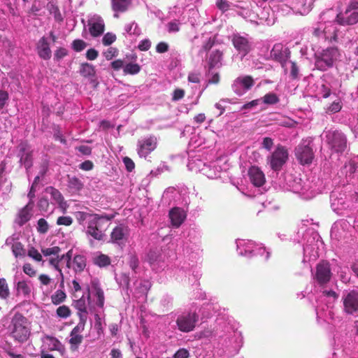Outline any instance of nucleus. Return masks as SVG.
I'll list each match as a JSON object with an SVG mask.
<instances>
[{
	"instance_id": "nucleus-1",
	"label": "nucleus",
	"mask_w": 358,
	"mask_h": 358,
	"mask_svg": "<svg viewBox=\"0 0 358 358\" xmlns=\"http://www.w3.org/2000/svg\"><path fill=\"white\" fill-rule=\"evenodd\" d=\"M87 301L89 304V310L94 313L96 324L100 325L101 320L99 313L103 310L105 303V296L103 290L98 279L92 278L87 285Z\"/></svg>"
},
{
	"instance_id": "nucleus-2",
	"label": "nucleus",
	"mask_w": 358,
	"mask_h": 358,
	"mask_svg": "<svg viewBox=\"0 0 358 358\" xmlns=\"http://www.w3.org/2000/svg\"><path fill=\"white\" fill-rule=\"evenodd\" d=\"M113 217L94 214L87 219L86 234L94 239L101 241L105 236V231L109 226V221Z\"/></svg>"
},
{
	"instance_id": "nucleus-3",
	"label": "nucleus",
	"mask_w": 358,
	"mask_h": 358,
	"mask_svg": "<svg viewBox=\"0 0 358 358\" xmlns=\"http://www.w3.org/2000/svg\"><path fill=\"white\" fill-rule=\"evenodd\" d=\"M340 52L336 48H328L315 53V66L320 71H326L333 66L339 59Z\"/></svg>"
},
{
	"instance_id": "nucleus-4",
	"label": "nucleus",
	"mask_w": 358,
	"mask_h": 358,
	"mask_svg": "<svg viewBox=\"0 0 358 358\" xmlns=\"http://www.w3.org/2000/svg\"><path fill=\"white\" fill-rule=\"evenodd\" d=\"M13 338L20 342H25L29 337L30 329L28 327L27 319L20 314H15L10 326Z\"/></svg>"
},
{
	"instance_id": "nucleus-5",
	"label": "nucleus",
	"mask_w": 358,
	"mask_h": 358,
	"mask_svg": "<svg viewBox=\"0 0 358 358\" xmlns=\"http://www.w3.org/2000/svg\"><path fill=\"white\" fill-rule=\"evenodd\" d=\"M236 243L238 253L241 256L251 257L265 254L264 259L267 260L269 258V252L261 245H257L252 241L238 239Z\"/></svg>"
},
{
	"instance_id": "nucleus-6",
	"label": "nucleus",
	"mask_w": 358,
	"mask_h": 358,
	"mask_svg": "<svg viewBox=\"0 0 358 358\" xmlns=\"http://www.w3.org/2000/svg\"><path fill=\"white\" fill-rule=\"evenodd\" d=\"M312 143V139L308 138L302 140L295 149V156L302 165L310 164L314 159Z\"/></svg>"
},
{
	"instance_id": "nucleus-7",
	"label": "nucleus",
	"mask_w": 358,
	"mask_h": 358,
	"mask_svg": "<svg viewBox=\"0 0 358 358\" xmlns=\"http://www.w3.org/2000/svg\"><path fill=\"white\" fill-rule=\"evenodd\" d=\"M199 319L195 312H183L178 315L176 319L178 329L182 332L193 331Z\"/></svg>"
},
{
	"instance_id": "nucleus-8",
	"label": "nucleus",
	"mask_w": 358,
	"mask_h": 358,
	"mask_svg": "<svg viewBox=\"0 0 358 358\" xmlns=\"http://www.w3.org/2000/svg\"><path fill=\"white\" fill-rule=\"evenodd\" d=\"M290 187L293 192L301 194L305 199H312L318 193L313 187L310 182L303 181L301 178L295 179Z\"/></svg>"
},
{
	"instance_id": "nucleus-9",
	"label": "nucleus",
	"mask_w": 358,
	"mask_h": 358,
	"mask_svg": "<svg viewBox=\"0 0 358 358\" xmlns=\"http://www.w3.org/2000/svg\"><path fill=\"white\" fill-rule=\"evenodd\" d=\"M331 276L332 273L329 262L322 261L317 264L313 273V279L320 286L326 285L330 281Z\"/></svg>"
},
{
	"instance_id": "nucleus-10",
	"label": "nucleus",
	"mask_w": 358,
	"mask_h": 358,
	"mask_svg": "<svg viewBox=\"0 0 358 358\" xmlns=\"http://www.w3.org/2000/svg\"><path fill=\"white\" fill-rule=\"evenodd\" d=\"M219 345L227 356H234L238 353L242 346V338L240 334H237V337L234 335L232 336L225 338L219 343Z\"/></svg>"
},
{
	"instance_id": "nucleus-11",
	"label": "nucleus",
	"mask_w": 358,
	"mask_h": 358,
	"mask_svg": "<svg viewBox=\"0 0 358 358\" xmlns=\"http://www.w3.org/2000/svg\"><path fill=\"white\" fill-rule=\"evenodd\" d=\"M190 169L200 171L202 174L208 177V178H216L220 176V169L215 166L214 163L206 164L203 163L199 159L194 160L192 162L189 164Z\"/></svg>"
},
{
	"instance_id": "nucleus-12",
	"label": "nucleus",
	"mask_w": 358,
	"mask_h": 358,
	"mask_svg": "<svg viewBox=\"0 0 358 358\" xmlns=\"http://www.w3.org/2000/svg\"><path fill=\"white\" fill-rule=\"evenodd\" d=\"M157 146V139L154 136H150L139 139L137 143L136 151L141 158H146Z\"/></svg>"
},
{
	"instance_id": "nucleus-13",
	"label": "nucleus",
	"mask_w": 358,
	"mask_h": 358,
	"mask_svg": "<svg viewBox=\"0 0 358 358\" xmlns=\"http://www.w3.org/2000/svg\"><path fill=\"white\" fill-rule=\"evenodd\" d=\"M327 143L336 152H343L346 148V138L344 134L338 131L326 132Z\"/></svg>"
},
{
	"instance_id": "nucleus-14",
	"label": "nucleus",
	"mask_w": 358,
	"mask_h": 358,
	"mask_svg": "<svg viewBox=\"0 0 358 358\" xmlns=\"http://www.w3.org/2000/svg\"><path fill=\"white\" fill-rule=\"evenodd\" d=\"M254 85L255 80L252 76H241L234 80L231 88L236 94L241 96L250 90Z\"/></svg>"
},
{
	"instance_id": "nucleus-15",
	"label": "nucleus",
	"mask_w": 358,
	"mask_h": 358,
	"mask_svg": "<svg viewBox=\"0 0 358 358\" xmlns=\"http://www.w3.org/2000/svg\"><path fill=\"white\" fill-rule=\"evenodd\" d=\"M331 207L337 214L341 215L351 208L346 196L343 193L332 192L330 196Z\"/></svg>"
},
{
	"instance_id": "nucleus-16",
	"label": "nucleus",
	"mask_w": 358,
	"mask_h": 358,
	"mask_svg": "<svg viewBox=\"0 0 358 358\" xmlns=\"http://www.w3.org/2000/svg\"><path fill=\"white\" fill-rule=\"evenodd\" d=\"M72 250H69L65 255H62V259L66 262V266L72 268L76 273H80L86 267V258L81 255H76L71 260Z\"/></svg>"
},
{
	"instance_id": "nucleus-17",
	"label": "nucleus",
	"mask_w": 358,
	"mask_h": 358,
	"mask_svg": "<svg viewBox=\"0 0 358 358\" xmlns=\"http://www.w3.org/2000/svg\"><path fill=\"white\" fill-rule=\"evenodd\" d=\"M288 158L287 150L278 146L269 157L271 167L274 171H278L286 162Z\"/></svg>"
},
{
	"instance_id": "nucleus-18",
	"label": "nucleus",
	"mask_w": 358,
	"mask_h": 358,
	"mask_svg": "<svg viewBox=\"0 0 358 358\" xmlns=\"http://www.w3.org/2000/svg\"><path fill=\"white\" fill-rule=\"evenodd\" d=\"M42 346L41 350L45 351H57L61 355L65 352L64 345L56 337L49 335H44L41 338Z\"/></svg>"
},
{
	"instance_id": "nucleus-19",
	"label": "nucleus",
	"mask_w": 358,
	"mask_h": 358,
	"mask_svg": "<svg viewBox=\"0 0 358 358\" xmlns=\"http://www.w3.org/2000/svg\"><path fill=\"white\" fill-rule=\"evenodd\" d=\"M344 311L348 314L358 313V292L352 290L343 296Z\"/></svg>"
},
{
	"instance_id": "nucleus-20",
	"label": "nucleus",
	"mask_w": 358,
	"mask_h": 358,
	"mask_svg": "<svg viewBox=\"0 0 358 358\" xmlns=\"http://www.w3.org/2000/svg\"><path fill=\"white\" fill-rule=\"evenodd\" d=\"M232 43L234 48L243 57L248 55L252 50V43L246 36H242L240 34L233 36Z\"/></svg>"
},
{
	"instance_id": "nucleus-21",
	"label": "nucleus",
	"mask_w": 358,
	"mask_h": 358,
	"mask_svg": "<svg viewBox=\"0 0 358 358\" xmlns=\"http://www.w3.org/2000/svg\"><path fill=\"white\" fill-rule=\"evenodd\" d=\"M88 27L90 33L93 37L99 36L105 29L104 21L101 16L92 15L88 19Z\"/></svg>"
},
{
	"instance_id": "nucleus-22",
	"label": "nucleus",
	"mask_w": 358,
	"mask_h": 358,
	"mask_svg": "<svg viewBox=\"0 0 358 358\" xmlns=\"http://www.w3.org/2000/svg\"><path fill=\"white\" fill-rule=\"evenodd\" d=\"M317 240L315 241V237H313V243L307 244L303 248L304 258L303 261L311 262L315 261L319 257V245L322 244V241L319 240L317 234H315Z\"/></svg>"
},
{
	"instance_id": "nucleus-23",
	"label": "nucleus",
	"mask_w": 358,
	"mask_h": 358,
	"mask_svg": "<svg viewBox=\"0 0 358 358\" xmlns=\"http://www.w3.org/2000/svg\"><path fill=\"white\" fill-rule=\"evenodd\" d=\"M60 248L57 246L42 249V253L45 257H51L49 259L50 265L62 274V269L59 267V262L64 259L59 256Z\"/></svg>"
},
{
	"instance_id": "nucleus-24",
	"label": "nucleus",
	"mask_w": 358,
	"mask_h": 358,
	"mask_svg": "<svg viewBox=\"0 0 358 358\" xmlns=\"http://www.w3.org/2000/svg\"><path fill=\"white\" fill-rule=\"evenodd\" d=\"M248 174L250 182L256 187L262 186L266 181L263 171L257 166H251Z\"/></svg>"
},
{
	"instance_id": "nucleus-25",
	"label": "nucleus",
	"mask_w": 358,
	"mask_h": 358,
	"mask_svg": "<svg viewBox=\"0 0 358 358\" xmlns=\"http://www.w3.org/2000/svg\"><path fill=\"white\" fill-rule=\"evenodd\" d=\"M187 217V214L184 210L180 208H173L169 211V218L172 226L178 228L184 222Z\"/></svg>"
},
{
	"instance_id": "nucleus-26",
	"label": "nucleus",
	"mask_w": 358,
	"mask_h": 358,
	"mask_svg": "<svg viewBox=\"0 0 358 358\" xmlns=\"http://www.w3.org/2000/svg\"><path fill=\"white\" fill-rule=\"evenodd\" d=\"M336 22L341 25H352L358 22V13L357 11H350L348 14L340 12L337 14Z\"/></svg>"
},
{
	"instance_id": "nucleus-27",
	"label": "nucleus",
	"mask_w": 358,
	"mask_h": 358,
	"mask_svg": "<svg viewBox=\"0 0 358 358\" xmlns=\"http://www.w3.org/2000/svg\"><path fill=\"white\" fill-rule=\"evenodd\" d=\"M289 52L282 44H275L271 51V57L278 62H285L288 58Z\"/></svg>"
},
{
	"instance_id": "nucleus-28",
	"label": "nucleus",
	"mask_w": 358,
	"mask_h": 358,
	"mask_svg": "<svg viewBox=\"0 0 358 358\" xmlns=\"http://www.w3.org/2000/svg\"><path fill=\"white\" fill-rule=\"evenodd\" d=\"M85 322H78V324L71 331L69 343L71 345L77 347L82 343L83 337L81 333L85 329Z\"/></svg>"
},
{
	"instance_id": "nucleus-29",
	"label": "nucleus",
	"mask_w": 358,
	"mask_h": 358,
	"mask_svg": "<svg viewBox=\"0 0 358 358\" xmlns=\"http://www.w3.org/2000/svg\"><path fill=\"white\" fill-rule=\"evenodd\" d=\"M19 148L21 152L20 162L28 169L32 165V151L29 146L25 143H20Z\"/></svg>"
},
{
	"instance_id": "nucleus-30",
	"label": "nucleus",
	"mask_w": 358,
	"mask_h": 358,
	"mask_svg": "<svg viewBox=\"0 0 358 358\" xmlns=\"http://www.w3.org/2000/svg\"><path fill=\"white\" fill-rule=\"evenodd\" d=\"M37 53L38 56L45 60L50 59L52 56L50 44L45 37L40 38L36 45Z\"/></svg>"
},
{
	"instance_id": "nucleus-31",
	"label": "nucleus",
	"mask_w": 358,
	"mask_h": 358,
	"mask_svg": "<svg viewBox=\"0 0 358 358\" xmlns=\"http://www.w3.org/2000/svg\"><path fill=\"white\" fill-rule=\"evenodd\" d=\"M47 193L51 195L52 199L59 206L63 213H65L69 205L64 200V197L62 194L56 189L52 187H49L46 189Z\"/></svg>"
},
{
	"instance_id": "nucleus-32",
	"label": "nucleus",
	"mask_w": 358,
	"mask_h": 358,
	"mask_svg": "<svg viewBox=\"0 0 358 358\" xmlns=\"http://www.w3.org/2000/svg\"><path fill=\"white\" fill-rule=\"evenodd\" d=\"M73 306L78 311L79 322L86 323L89 310L84 296L74 301Z\"/></svg>"
},
{
	"instance_id": "nucleus-33",
	"label": "nucleus",
	"mask_w": 358,
	"mask_h": 358,
	"mask_svg": "<svg viewBox=\"0 0 358 358\" xmlns=\"http://www.w3.org/2000/svg\"><path fill=\"white\" fill-rule=\"evenodd\" d=\"M132 0H111L112 10L114 17H119L120 13L126 12L131 6Z\"/></svg>"
},
{
	"instance_id": "nucleus-34",
	"label": "nucleus",
	"mask_w": 358,
	"mask_h": 358,
	"mask_svg": "<svg viewBox=\"0 0 358 358\" xmlns=\"http://www.w3.org/2000/svg\"><path fill=\"white\" fill-rule=\"evenodd\" d=\"M32 290V285L30 281L20 280L17 284V292L18 295H22L25 298L30 296Z\"/></svg>"
},
{
	"instance_id": "nucleus-35",
	"label": "nucleus",
	"mask_w": 358,
	"mask_h": 358,
	"mask_svg": "<svg viewBox=\"0 0 358 358\" xmlns=\"http://www.w3.org/2000/svg\"><path fill=\"white\" fill-rule=\"evenodd\" d=\"M32 206L31 203H29L25 207H24L19 213L18 217L16 220L17 223L22 226L29 221L31 217Z\"/></svg>"
},
{
	"instance_id": "nucleus-36",
	"label": "nucleus",
	"mask_w": 358,
	"mask_h": 358,
	"mask_svg": "<svg viewBox=\"0 0 358 358\" xmlns=\"http://www.w3.org/2000/svg\"><path fill=\"white\" fill-rule=\"evenodd\" d=\"M315 96L318 99L327 98L330 95L331 89L328 83L321 81L317 83Z\"/></svg>"
},
{
	"instance_id": "nucleus-37",
	"label": "nucleus",
	"mask_w": 358,
	"mask_h": 358,
	"mask_svg": "<svg viewBox=\"0 0 358 358\" xmlns=\"http://www.w3.org/2000/svg\"><path fill=\"white\" fill-rule=\"evenodd\" d=\"M127 234V229L122 226H117L113 229L110 234L111 241L113 243L120 244Z\"/></svg>"
},
{
	"instance_id": "nucleus-38",
	"label": "nucleus",
	"mask_w": 358,
	"mask_h": 358,
	"mask_svg": "<svg viewBox=\"0 0 358 358\" xmlns=\"http://www.w3.org/2000/svg\"><path fill=\"white\" fill-rule=\"evenodd\" d=\"M80 73L84 77L93 78L95 76V69L93 65L85 63L81 65Z\"/></svg>"
},
{
	"instance_id": "nucleus-39",
	"label": "nucleus",
	"mask_w": 358,
	"mask_h": 358,
	"mask_svg": "<svg viewBox=\"0 0 358 358\" xmlns=\"http://www.w3.org/2000/svg\"><path fill=\"white\" fill-rule=\"evenodd\" d=\"M124 31L129 35L139 36L141 34V29L135 22L125 24Z\"/></svg>"
},
{
	"instance_id": "nucleus-40",
	"label": "nucleus",
	"mask_w": 358,
	"mask_h": 358,
	"mask_svg": "<svg viewBox=\"0 0 358 358\" xmlns=\"http://www.w3.org/2000/svg\"><path fill=\"white\" fill-rule=\"evenodd\" d=\"M94 263L100 267H103L109 265L110 259L107 255L99 254L94 258Z\"/></svg>"
},
{
	"instance_id": "nucleus-41",
	"label": "nucleus",
	"mask_w": 358,
	"mask_h": 358,
	"mask_svg": "<svg viewBox=\"0 0 358 358\" xmlns=\"http://www.w3.org/2000/svg\"><path fill=\"white\" fill-rule=\"evenodd\" d=\"M222 52L220 50H214L211 52L209 58V65L210 67L216 66L221 61Z\"/></svg>"
},
{
	"instance_id": "nucleus-42",
	"label": "nucleus",
	"mask_w": 358,
	"mask_h": 358,
	"mask_svg": "<svg viewBox=\"0 0 358 358\" xmlns=\"http://www.w3.org/2000/svg\"><path fill=\"white\" fill-rule=\"evenodd\" d=\"M141 70V66L138 64L129 63L124 66V73L125 75H135Z\"/></svg>"
},
{
	"instance_id": "nucleus-43",
	"label": "nucleus",
	"mask_w": 358,
	"mask_h": 358,
	"mask_svg": "<svg viewBox=\"0 0 358 358\" xmlns=\"http://www.w3.org/2000/svg\"><path fill=\"white\" fill-rule=\"evenodd\" d=\"M261 99L262 103L268 105L275 104L279 101V98L277 94L273 92L265 94Z\"/></svg>"
},
{
	"instance_id": "nucleus-44",
	"label": "nucleus",
	"mask_w": 358,
	"mask_h": 358,
	"mask_svg": "<svg viewBox=\"0 0 358 358\" xmlns=\"http://www.w3.org/2000/svg\"><path fill=\"white\" fill-rule=\"evenodd\" d=\"M66 296L64 292L62 290L58 289L51 296V300L53 304L58 305L62 303Z\"/></svg>"
},
{
	"instance_id": "nucleus-45",
	"label": "nucleus",
	"mask_w": 358,
	"mask_h": 358,
	"mask_svg": "<svg viewBox=\"0 0 358 358\" xmlns=\"http://www.w3.org/2000/svg\"><path fill=\"white\" fill-rule=\"evenodd\" d=\"M56 314L59 317L66 319L71 315V311L69 306L63 305L57 308Z\"/></svg>"
},
{
	"instance_id": "nucleus-46",
	"label": "nucleus",
	"mask_w": 358,
	"mask_h": 358,
	"mask_svg": "<svg viewBox=\"0 0 358 358\" xmlns=\"http://www.w3.org/2000/svg\"><path fill=\"white\" fill-rule=\"evenodd\" d=\"M313 8V3L309 1L308 3L304 2L301 6L296 7L297 13L301 15H306L308 14Z\"/></svg>"
},
{
	"instance_id": "nucleus-47",
	"label": "nucleus",
	"mask_w": 358,
	"mask_h": 358,
	"mask_svg": "<svg viewBox=\"0 0 358 358\" xmlns=\"http://www.w3.org/2000/svg\"><path fill=\"white\" fill-rule=\"evenodd\" d=\"M342 108V103L340 99H336L330 104L327 108V112L331 113H336L339 112Z\"/></svg>"
},
{
	"instance_id": "nucleus-48",
	"label": "nucleus",
	"mask_w": 358,
	"mask_h": 358,
	"mask_svg": "<svg viewBox=\"0 0 358 358\" xmlns=\"http://www.w3.org/2000/svg\"><path fill=\"white\" fill-rule=\"evenodd\" d=\"M48 229L49 225L48 222L43 218L39 219L37 222V231L41 234H45Z\"/></svg>"
},
{
	"instance_id": "nucleus-49",
	"label": "nucleus",
	"mask_w": 358,
	"mask_h": 358,
	"mask_svg": "<svg viewBox=\"0 0 358 358\" xmlns=\"http://www.w3.org/2000/svg\"><path fill=\"white\" fill-rule=\"evenodd\" d=\"M9 291L5 279H0V297L5 299L8 296Z\"/></svg>"
},
{
	"instance_id": "nucleus-50",
	"label": "nucleus",
	"mask_w": 358,
	"mask_h": 358,
	"mask_svg": "<svg viewBox=\"0 0 358 358\" xmlns=\"http://www.w3.org/2000/svg\"><path fill=\"white\" fill-rule=\"evenodd\" d=\"M285 64L286 66L289 67L290 69V75L293 78H297L299 75V69L296 66V63L292 62V61H286L285 62Z\"/></svg>"
},
{
	"instance_id": "nucleus-51",
	"label": "nucleus",
	"mask_w": 358,
	"mask_h": 358,
	"mask_svg": "<svg viewBox=\"0 0 358 358\" xmlns=\"http://www.w3.org/2000/svg\"><path fill=\"white\" fill-rule=\"evenodd\" d=\"M38 281L40 282V288L43 289V287L49 286L52 282V278L46 274H41L38 276Z\"/></svg>"
},
{
	"instance_id": "nucleus-52",
	"label": "nucleus",
	"mask_w": 358,
	"mask_h": 358,
	"mask_svg": "<svg viewBox=\"0 0 358 358\" xmlns=\"http://www.w3.org/2000/svg\"><path fill=\"white\" fill-rule=\"evenodd\" d=\"M12 251L16 257L24 255V250L23 249L22 245L19 242H16L12 245Z\"/></svg>"
},
{
	"instance_id": "nucleus-53",
	"label": "nucleus",
	"mask_w": 358,
	"mask_h": 358,
	"mask_svg": "<svg viewBox=\"0 0 358 358\" xmlns=\"http://www.w3.org/2000/svg\"><path fill=\"white\" fill-rule=\"evenodd\" d=\"M87 46V43L80 39L74 40L72 43V47L76 52H80L84 50Z\"/></svg>"
},
{
	"instance_id": "nucleus-54",
	"label": "nucleus",
	"mask_w": 358,
	"mask_h": 358,
	"mask_svg": "<svg viewBox=\"0 0 358 358\" xmlns=\"http://www.w3.org/2000/svg\"><path fill=\"white\" fill-rule=\"evenodd\" d=\"M115 40L116 36L113 33L108 32L103 36L102 43L104 45H110L115 42Z\"/></svg>"
},
{
	"instance_id": "nucleus-55",
	"label": "nucleus",
	"mask_w": 358,
	"mask_h": 358,
	"mask_svg": "<svg viewBox=\"0 0 358 358\" xmlns=\"http://www.w3.org/2000/svg\"><path fill=\"white\" fill-rule=\"evenodd\" d=\"M180 23L178 20H173L169 22L166 27L169 33L178 32L180 30Z\"/></svg>"
},
{
	"instance_id": "nucleus-56",
	"label": "nucleus",
	"mask_w": 358,
	"mask_h": 358,
	"mask_svg": "<svg viewBox=\"0 0 358 358\" xmlns=\"http://www.w3.org/2000/svg\"><path fill=\"white\" fill-rule=\"evenodd\" d=\"M73 223V219L70 216H60L57 220V225L70 226Z\"/></svg>"
},
{
	"instance_id": "nucleus-57",
	"label": "nucleus",
	"mask_w": 358,
	"mask_h": 358,
	"mask_svg": "<svg viewBox=\"0 0 358 358\" xmlns=\"http://www.w3.org/2000/svg\"><path fill=\"white\" fill-rule=\"evenodd\" d=\"M23 271L29 277H34L36 275V271L30 264H24L23 266Z\"/></svg>"
},
{
	"instance_id": "nucleus-58",
	"label": "nucleus",
	"mask_w": 358,
	"mask_h": 358,
	"mask_svg": "<svg viewBox=\"0 0 358 358\" xmlns=\"http://www.w3.org/2000/svg\"><path fill=\"white\" fill-rule=\"evenodd\" d=\"M49 206L50 205L48 199L44 198H41L38 203V207L42 212H48L49 210Z\"/></svg>"
},
{
	"instance_id": "nucleus-59",
	"label": "nucleus",
	"mask_w": 358,
	"mask_h": 358,
	"mask_svg": "<svg viewBox=\"0 0 358 358\" xmlns=\"http://www.w3.org/2000/svg\"><path fill=\"white\" fill-rule=\"evenodd\" d=\"M322 295L329 298L332 302L335 301L338 297V295L333 290L324 289L322 291Z\"/></svg>"
},
{
	"instance_id": "nucleus-60",
	"label": "nucleus",
	"mask_w": 358,
	"mask_h": 358,
	"mask_svg": "<svg viewBox=\"0 0 358 358\" xmlns=\"http://www.w3.org/2000/svg\"><path fill=\"white\" fill-rule=\"evenodd\" d=\"M129 267L136 272V269L138 267L139 265V261L136 255H130L129 259Z\"/></svg>"
},
{
	"instance_id": "nucleus-61",
	"label": "nucleus",
	"mask_w": 358,
	"mask_h": 358,
	"mask_svg": "<svg viewBox=\"0 0 358 358\" xmlns=\"http://www.w3.org/2000/svg\"><path fill=\"white\" fill-rule=\"evenodd\" d=\"M203 44L202 45V49L200 51V54L203 52H206L209 50L213 45L214 41L210 38H208L203 40Z\"/></svg>"
},
{
	"instance_id": "nucleus-62",
	"label": "nucleus",
	"mask_w": 358,
	"mask_h": 358,
	"mask_svg": "<svg viewBox=\"0 0 358 358\" xmlns=\"http://www.w3.org/2000/svg\"><path fill=\"white\" fill-rule=\"evenodd\" d=\"M28 255L36 262H41L42 260L41 255L34 248L29 250Z\"/></svg>"
},
{
	"instance_id": "nucleus-63",
	"label": "nucleus",
	"mask_w": 358,
	"mask_h": 358,
	"mask_svg": "<svg viewBox=\"0 0 358 358\" xmlns=\"http://www.w3.org/2000/svg\"><path fill=\"white\" fill-rule=\"evenodd\" d=\"M103 55L107 60H110L114 57L117 56V50L115 48H110L103 53Z\"/></svg>"
},
{
	"instance_id": "nucleus-64",
	"label": "nucleus",
	"mask_w": 358,
	"mask_h": 358,
	"mask_svg": "<svg viewBox=\"0 0 358 358\" xmlns=\"http://www.w3.org/2000/svg\"><path fill=\"white\" fill-rule=\"evenodd\" d=\"M358 9V1L357 0H350L345 10V13L348 14L350 11H355Z\"/></svg>"
}]
</instances>
